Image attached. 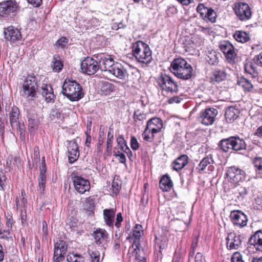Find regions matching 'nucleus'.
I'll list each match as a JSON object with an SVG mask.
<instances>
[{
    "mask_svg": "<svg viewBox=\"0 0 262 262\" xmlns=\"http://www.w3.org/2000/svg\"><path fill=\"white\" fill-rule=\"evenodd\" d=\"M131 49L132 55L138 63L147 66L152 61V51L145 42L135 41L132 43Z\"/></svg>",
    "mask_w": 262,
    "mask_h": 262,
    "instance_id": "f257e3e1",
    "label": "nucleus"
},
{
    "mask_svg": "<svg viewBox=\"0 0 262 262\" xmlns=\"http://www.w3.org/2000/svg\"><path fill=\"white\" fill-rule=\"evenodd\" d=\"M62 93L71 101H78L81 99L84 93L82 86L75 80L66 79L62 85Z\"/></svg>",
    "mask_w": 262,
    "mask_h": 262,
    "instance_id": "f03ea898",
    "label": "nucleus"
},
{
    "mask_svg": "<svg viewBox=\"0 0 262 262\" xmlns=\"http://www.w3.org/2000/svg\"><path fill=\"white\" fill-rule=\"evenodd\" d=\"M38 81L34 74H29L24 80L20 88V95L26 99H33L38 90Z\"/></svg>",
    "mask_w": 262,
    "mask_h": 262,
    "instance_id": "7ed1b4c3",
    "label": "nucleus"
},
{
    "mask_svg": "<svg viewBox=\"0 0 262 262\" xmlns=\"http://www.w3.org/2000/svg\"><path fill=\"white\" fill-rule=\"evenodd\" d=\"M156 81L159 87L162 91L170 93L178 91L177 83L169 75L165 73H161L157 77Z\"/></svg>",
    "mask_w": 262,
    "mask_h": 262,
    "instance_id": "20e7f679",
    "label": "nucleus"
},
{
    "mask_svg": "<svg viewBox=\"0 0 262 262\" xmlns=\"http://www.w3.org/2000/svg\"><path fill=\"white\" fill-rule=\"evenodd\" d=\"M71 179L75 189L80 194L89 191L91 188L90 182L89 180L78 174L77 172H72Z\"/></svg>",
    "mask_w": 262,
    "mask_h": 262,
    "instance_id": "39448f33",
    "label": "nucleus"
},
{
    "mask_svg": "<svg viewBox=\"0 0 262 262\" xmlns=\"http://www.w3.org/2000/svg\"><path fill=\"white\" fill-rule=\"evenodd\" d=\"M68 246L62 239L57 241L54 244L52 262H62L68 252Z\"/></svg>",
    "mask_w": 262,
    "mask_h": 262,
    "instance_id": "423d86ee",
    "label": "nucleus"
},
{
    "mask_svg": "<svg viewBox=\"0 0 262 262\" xmlns=\"http://www.w3.org/2000/svg\"><path fill=\"white\" fill-rule=\"evenodd\" d=\"M99 68L98 61L90 56L85 57L81 62V72L89 75L95 74Z\"/></svg>",
    "mask_w": 262,
    "mask_h": 262,
    "instance_id": "0eeeda50",
    "label": "nucleus"
},
{
    "mask_svg": "<svg viewBox=\"0 0 262 262\" xmlns=\"http://www.w3.org/2000/svg\"><path fill=\"white\" fill-rule=\"evenodd\" d=\"M234 11L241 21H246L250 19L252 16L251 9L246 3H237L233 8Z\"/></svg>",
    "mask_w": 262,
    "mask_h": 262,
    "instance_id": "6e6552de",
    "label": "nucleus"
},
{
    "mask_svg": "<svg viewBox=\"0 0 262 262\" xmlns=\"http://www.w3.org/2000/svg\"><path fill=\"white\" fill-rule=\"evenodd\" d=\"M226 176L231 183L236 184L245 180L246 173L242 169L234 166L227 168Z\"/></svg>",
    "mask_w": 262,
    "mask_h": 262,
    "instance_id": "1a4fd4ad",
    "label": "nucleus"
},
{
    "mask_svg": "<svg viewBox=\"0 0 262 262\" xmlns=\"http://www.w3.org/2000/svg\"><path fill=\"white\" fill-rule=\"evenodd\" d=\"M92 236L94 242L98 246L105 249L109 243V235L104 229L97 228L95 230Z\"/></svg>",
    "mask_w": 262,
    "mask_h": 262,
    "instance_id": "9d476101",
    "label": "nucleus"
},
{
    "mask_svg": "<svg viewBox=\"0 0 262 262\" xmlns=\"http://www.w3.org/2000/svg\"><path fill=\"white\" fill-rule=\"evenodd\" d=\"M196 10L204 20L211 23L215 21L216 14L212 8L205 6L203 4H199L196 7Z\"/></svg>",
    "mask_w": 262,
    "mask_h": 262,
    "instance_id": "9b49d317",
    "label": "nucleus"
},
{
    "mask_svg": "<svg viewBox=\"0 0 262 262\" xmlns=\"http://www.w3.org/2000/svg\"><path fill=\"white\" fill-rule=\"evenodd\" d=\"M230 218L233 225L237 228H243L247 224V216L241 211H232L230 213Z\"/></svg>",
    "mask_w": 262,
    "mask_h": 262,
    "instance_id": "f8f14e48",
    "label": "nucleus"
},
{
    "mask_svg": "<svg viewBox=\"0 0 262 262\" xmlns=\"http://www.w3.org/2000/svg\"><path fill=\"white\" fill-rule=\"evenodd\" d=\"M18 8L15 0L4 1L0 3V16H6L14 13Z\"/></svg>",
    "mask_w": 262,
    "mask_h": 262,
    "instance_id": "ddd939ff",
    "label": "nucleus"
},
{
    "mask_svg": "<svg viewBox=\"0 0 262 262\" xmlns=\"http://www.w3.org/2000/svg\"><path fill=\"white\" fill-rule=\"evenodd\" d=\"M219 48L229 61H232L236 57L234 47L229 41H220Z\"/></svg>",
    "mask_w": 262,
    "mask_h": 262,
    "instance_id": "4468645a",
    "label": "nucleus"
},
{
    "mask_svg": "<svg viewBox=\"0 0 262 262\" xmlns=\"http://www.w3.org/2000/svg\"><path fill=\"white\" fill-rule=\"evenodd\" d=\"M132 233L130 234L129 236L127 237L130 242L132 243L134 246H137L141 243V238L144 234V230L141 225L137 224L133 227Z\"/></svg>",
    "mask_w": 262,
    "mask_h": 262,
    "instance_id": "2eb2a0df",
    "label": "nucleus"
},
{
    "mask_svg": "<svg viewBox=\"0 0 262 262\" xmlns=\"http://www.w3.org/2000/svg\"><path fill=\"white\" fill-rule=\"evenodd\" d=\"M226 240V246L228 249H237L241 245V236L234 232L228 233Z\"/></svg>",
    "mask_w": 262,
    "mask_h": 262,
    "instance_id": "dca6fc26",
    "label": "nucleus"
},
{
    "mask_svg": "<svg viewBox=\"0 0 262 262\" xmlns=\"http://www.w3.org/2000/svg\"><path fill=\"white\" fill-rule=\"evenodd\" d=\"M5 39L11 42H15L20 40L21 38V34L20 31L13 26L8 27L4 31Z\"/></svg>",
    "mask_w": 262,
    "mask_h": 262,
    "instance_id": "f3484780",
    "label": "nucleus"
},
{
    "mask_svg": "<svg viewBox=\"0 0 262 262\" xmlns=\"http://www.w3.org/2000/svg\"><path fill=\"white\" fill-rule=\"evenodd\" d=\"M79 157V150L78 144L76 142H72L68 146V160L70 164L76 162Z\"/></svg>",
    "mask_w": 262,
    "mask_h": 262,
    "instance_id": "a211bd4d",
    "label": "nucleus"
},
{
    "mask_svg": "<svg viewBox=\"0 0 262 262\" xmlns=\"http://www.w3.org/2000/svg\"><path fill=\"white\" fill-rule=\"evenodd\" d=\"M214 163V160H213L212 156L211 155H209L204 157L200 162L196 169L198 170L199 173H202L204 172L206 167L208 166V168L209 171H212L214 169V166L212 164Z\"/></svg>",
    "mask_w": 262,
    "mask_h": 262,
    "instance_id": "6ab92c4d",
    "label": "nucleus"
},
{
    "mask_svg": "<svg viewBox=\"0 0 262 262\" xmlns=\"http://www.w3.org/2000/svg\"><path fill=\"white\" fill-rule=\"evenodd\" d=\"M98 62L100 65L99 69L108 72V70H111L115 64L112 56L109 55L101 56Z\"/></svg>",
    "mask_w": 262,
    "mask_h": 262,
    "instance_id": "aec40b11",
    "label": "nucleus"
},
{
    "mask_svg": "<svg viewBox=\"0 0 262 262\" xmlns=\"http://www.w3.org/2000/svg\"><path fill=\"white\" fill-rule=\"evenodd\" d=\"M108 72L117 78L124 79L127 76V72L123 66L120 63L116 62Z\"/></svg>",
    "mask_w": 262,
    "mask_h": 262,
    "instance_id": "412c9836",
    "label": "nucleus"
},
{
    "mask_svg": "<svg viewBox=\"0 0 262 262\" xmlns=\"http://www.w3.org/2000/svg\"><path fill=\"white\" fill-rule=\"evenodd\" d=\"M40 93L47 102H53L55 98L52 87L49 84H43L40 89Z\"/></svg>",
    "mask_w": 262,
    "mask_h": 262,
    "instance_id": "4be33fe9",
    "label": "nucleus"
},
{
    "mask_svg": "<svg viewBox=\"0 0 262 262\" xmlns=\"http://www.w3.org/2000/svg\"><path fill=\"white\" fill-rule=\"evenodd\" d=\"M146 127L149 128L154 133H158L163 127V121L160 118L154 117L147 122Z\"/></svg>",
    "mask_w": 262,
    "mask_h": 262,
    "instance_id": "5701e85b",
    "label": "nucleus"
},
{
    "mask_svg": "<svg viewBox=\"0 0 262 262\" xmlns=\"http://www.w3.org/2000/svg\"><path fill=\"white\" fill-rule=\"evenodd\" d=\"M116 212V208L105 209L103 211L104 222L105 224L110 227L113 228L114 227Z\"/></svg>",
    "mask_w": 262,
    "mask_h": 262,
    "instance_id": "b1692460",
    "label": "nucleus"
},
{
    "mask_svg": "<svg viewBox=\"0 0 262 262\" xmlns=\"http://www.w3.org/2000/svg\"><path fill=\"white\" fill-rule=\"evenodd\" d=\"M161 234L156 235L155 237L156 242L160 250L164 249L167 245L168 242L167 235L169 230L167 227H162L161 228Z\"/></svg>",
    "mask_w": 262,
    "mask_h": 262,
    "instance_id": "393cba45",
    "label": "nucleus"
},
{
    "mask_svg": "<svg viewBox=\"0 0 262 262\" xmlns=\"http://www.w3.org/2000/svg\"><path fill=\"white\" fill-rule=\"evenodd\" d=\"M249 243L257 251H262V232L257 231L249 239Z\"/></svg>",
    "mask_w": 262,
    "mask_h": 262,
    "instance_id": "a878e982",
    "label": "nucleus"
},
{
    "mask_svg": "<svg viewBox=\"0 0 262 262\" xmlns=\"http://www.w3.org/2000/svg\"><path fill=\"white\" fill-rule=\"evenodd\" d=\"M159 186L163 192H169L171 190L173 183L168 174H165L162 176Z\"/></svg>",
    "mask_w": 262,
    "mask_h": 262,
    "instance_id": "bb28decb",
    "label": "nucleus"
},
{
    "mask_svg": "<svg viewBox=\"0 0 262 262\" xmlns=\"http://www.w3.org/2000/svg\"><path fill=\"white\" fill-rule=\"evenodd\" d=\"M192 68L185 60L181 58V79H188L192 76Z\"/></svg>",
    "mask_w": 262,
    "mask_h": 262,
    "instance_id": "cd10ccee",
    "label": "nucleus"
},
{
    "mask_svg": "<svg viewBox=\"0 0 262 262\" xmlns=\"http://www.w3.org/2000/svg\"><path fill=\"white\" fill-rule=\"evenodd\" d=\"M231 149L238 151L246 149V145L245 141L238 137H231Z\"/></svg>",
    "mask_w": 262,
    "mask_h": 262,
    "instance_id": "c85d7f7f",
    "label": "nucleus"
},
{
    "mask_svg": "<svg viewBox=\"0 0 262 262\" xmlns=\"http://www.w3.org/2000/svg\"><path fill=\"white\" fill-rule=\"evenodd\" d=\"M220 53L213 50H208L206 51V60L210 64H215L219 61Z\"/></svg>",
    "mask_w": 262,
    "mask_h": 262,
    "instance_id": "c756f323",
    "label": "nucleus"
},
{
    "mask_svg": "<svg viewBox=\"0 0 262 262\" xmlns=\"http://www.w3.org/2000/svg\"><path fill=\"white\" fill-rule=\"evenodd\" d=\"M99 88L102 94L107 95L113 91L114 85L107 81H101L99 83Z\"/></svg>",
    "mask_w": 262,
    "mask_h": 262,
    "instance_id": "7c9ffc66",
    "label": "nucleus"
},
{
    "mask_svg": "<svg viewBox=\"0 0 262 262\" xmlns=\"http://www.w3.org/2000/svg\"><path fill=\"white\" fill-rule=\"evenodd\" d=\"M237 84L245 92H250L253 88V85L250 81L244 77L239 78L237 80Z\"/></svg>",
    "mask_w": 262,
    "mask_h": 262,
    "instance_id": "2f4dec72",
    "label": "nucleus"
},
{
    "mask_svg": "<svg viewBox=\"0 0 262 262\" xmlns=\"http://www.w3.org/2000/svg\"><path fill=\"white\" fill-rule=\"evenodd\" d=\"M234 38L238 42L244 43L250 40L249 34L243 31H236L234 35Z\"/></svg>",
    "mask_w": 262,
    "mask_h": 262,
    "instance_id": "473e14b6",
    "label": "nucleus"
},
{
    "mask_svg": "<svg viewBox=\"0 0 262 262\" xmlns=\"http://www.w3.org/2000/svg\"><path fill=\"white\" fill-rule=\"evenodd\" d=\"M131 248L133 250L132 251L133 255L135 256L136 260L145 258L144 252L142 249H141V244H139V245H137L136 247L132 244Z\"/></svg>",
    "mask_w": 262,
    "mask_h": 262,
    "instance_id": "72a5a7b5",
    "label": "nucleus"
},
{
    "mask_svg": "<svg viewBox=\"0 0 262 262\" xmlns=\"http://www.w3.org/2000/svg\"><path fill=\"white\" fill-rule=\"evenodd\" d=\"M255 63L248 61L245 63L244 70L246 73L252 75L253 77H255L257 74V68L255 66Z\"/></svg>",
    "mask_w": 262,
    "mask_h": 262,
    "instance_id": "f704fd0d",
    "label": "nucleus"
},
{
    "mask_svg": "<svg viewBox=\"0 0 262 262\" xmlns=\"http://www.w3.org/2000/svg\"><path fill=\"white\" fill-rule=\"evenodd\" d=\"M38 180L41 193L43 194L46 183V173H45V171L43 169H42L40 172Z\"/></svg>",
    "mask_w": 262,
    "mask_h": 262,
    "instance_id": "c9c22d12",
    "label": "nucleus"
},
{
    "mask_svg": "<svg viewBox=\"0 0 262 262\" xmlns=\"http://www.w3.org/2000/svg\"><path fill=\"white\" fill-rule=\"evenodd\" d=\"M63 63L59 55H55L53 57L52 68L55 72H60L63 68Z\"/></svg>",
    "mask_w": 262,
    "mask_h": 262,
    "instance_id": "e433bc0d",
    "label": "nucleus"
},
{
    "mask_svg": "<svg viewBox=\"0 0 262 262\" xmlns=\"http://www.w3.org/2000/svg\"><path fill=\"white\" fill-rule=\"evenodd\" d=\"M180 68V58L174 59L171 63L170 71L178 78L180 77V73L178 72Z\"/></svg>",
    "mask_w": 262,
    "mask_h": 262,
    "instance_id": "4c0bfd02",
    "label": "nucleus"
},
{
    "mask_svg": "<svg viewBox=\"0 0 262 262\" xmlns=\"http://www.w3.org/2000/svg\"><path fill=\"white\" fill-rule=\"evenodd\" d=\"M88 253L91 262H100V254L97 250L89 249Z\"/></svg>",
    "mask_w": 262,
    "mask_h": 262,
    "instance_id": "58836bf2",
    "label": "nucleus"
},
{
    "mask_svg": "<svg viewBox=\"0 0 262 262\" xmlns=\"http://www.w3.org/2000/svg\"><path fill=\"white\" fill-rule=\"evenodd\" d=\"M198 120L205 125H212L214 121V117L212 116H199Z\"/></svg>",
    "mask_w": 262,
    "mask_h": 262,
    "instance_id": "ea45409f",
    "label": "nucleus"
},
{
    "mask_svg": "<svg viewBox=\"0 0 262 262\" xmlns=\"http://www.w3.org/2000/svg\"><path fill=\"white\" fill-rule=\"evenodd\" d=\"M152 130H150L149 128L146 127L144 131L142 134V137L143 139L147 142H151L155 139V134Z\"/></svg>",
    "mask_w": 262,
    "mask_h": 262,
    "instance_id": "a19ab883",
    "label": "nucleus"
},
{
    "mask_svg": "<svg viewBox=\"0 0 262 262\" xmlns=\"http://www.w3.org/2000/svg\"><path fill=\"white\" fill-rule=\"evenodd\" d=\"M226 74L224 70H216L213 72L212 79L220 82L224 80L226 78Z\"/></svg>",
    "mask_w": 262,
    "mask_h": 262,
    "instance_id": "79ce46f5",
    "label": "nucleus"
},
{
    "mask_svg": "<svg viewBox=\"0 0 262 262\" xmlns=\"http://www.w3.org/2000/svg\"><path fill=\"white\" fill-rule=\"evenodd\" d=\"M68 262H85L84 257L79 254L72 253L67 257Z\"/></svg>",
    "mask_w": 262,
    "mask_h": 262,
    "instance_id": "37998d69",
    "label": "nucleus"
},
{
    "mask_svg": "<svg viewBox=\"0 0 262 262\" xmlns=\"http://www.w3.org/2000/svg\"><path fill=\"white\" fill-rule=\"evenodd\" d=\"M16 208L17 210L22 212L23 209L25 208L27 205V200L26 198H21L20 200L18 196L15 198Z\"/></svg>",
    "mask_w": 262,
    "mask_h": 262,
    "instance_id": "c03bdc74",
    "label": "nucleus"
},
{
    "mask_svg": "<svg viewBox=\"0 0 262 262\" xmlns=\"http://www.w3.org/2000/svg\"><path fill=\"white\" fill-rule=\"evenodd\" d=\"M191 41L193 45L192 48L201 47L204 44V39L200 35H194L191 39Z\"/></svg>",
    "mask_w": 262,
    "mask_h": 262,
    "instance_id": "a18cd8bd",
    "label": "nucleus"
},
{
    "mask_svg": "<svg viewBox=\"0 0 262 262\" xmlns=\"http://www.w3.org/2000/svg\"><path fill=\"white\" fill-rule=\"evenodd\" d=\"M117 142L118 148H119L121 151L126 152V150H129V149L126 145L124 138L122 136H119L117 137Z\"/></svg>",
    "mask_w": 262,
    "mask_h": 262,
    "instance_id": "49530a36",
    "label": "nucleus"
},
{
    "mask_svg": "<svg viewBox=\"0 0 262 262\" xmlns=\"http://www.w3.org/2000/svg\"><path fill=\"white\" fill-rule=\"evenodd\" d=\"M220 146L223 150L225 152H228L230 149H231V137L221 140Z\"/></svg>",
    "mask_w": 262,
    "mask_h": 262,
    "instance_id": "de8ad7c7",
    "label": "nucleus"
},
{
    "mask_svg": "<svg viewBox=\"0 0 262 262\" xmlns=\"http://www.w3.org/2000/svg\"><path fill=\"white\" fill-rule=\"evenodd\" d=\"M69 39L66 37H61L55 43V46L62 49L67 48Z\"/></svg>",
    "mask_w": 262,
    "mask_h": 262,
    "instance_id": "09e8293b",
    "label": "nucleus"
},
{
    "mask_svg": "<svg viewBox=\"0 0 262 262\" xmlns=\"http://www.w3.org/2000/svg\"><path fill=\"white\" fill-rule=\"evenodd\" d=\"M6 226L8 228V229L10 230L12 229V227L15 223L13 220L12 214L11 213H7V214L6 215Z\"/></svg>",
    "mask_w": 262,
    "mask_h": 262,
    "instance_id": "8fccbe9b",
    "label": "nucleus"
},
{
    "mask_svg": "<svg viewBox=\"0 0 262 262\" xmlns=\"http://www.w3.org/2000/svg\"><path fill=\"white\" fill-rule=\"evenodd\" d=\"M253 164L259 172L262 173V158H255L253 160Z\"/></svg>",
    "mask_w": 262,
    "mask_h": 262,
    "instance_id": "3c124183",
    "label": "nucleus"
},
{
    "mask_svg": "<svg viewBox=\"0 0 262 262\" xmlns=\"http://www.w3.org/2000/svg\"><path fill=\"white\" fill-rule=\"evenodd\" d=\"M0 238L8 241L9 238H12V237L10 236V230L8 229L2 230L0 229Z\"/></svg>",
    "mask_w": 262,
    "mask_h": 262,
    "instance_id": "603ef678",
    "label": "nucleus"
},
{
    "mask_svg": "<svg viewBox=\"0 0 262 262\" xmlns=\"http://www.w3.org/2000/svg\"><path fill=\"white\" fill-rule=\"evenodd\" d=\"M198 241L199 236L195 237L193 239L191 244V250L189 252V257H193V255L194 254L195 250L198 246Z\"/></svg>",
    "mask_w": 262,
    "mask_h": 262,
    "instance_id": "864d4df0",
    "label": "nucleus"
},
{
    "mask_svg": "<svg viewBox=\"0 0 262 262\" xmlns=\"http://www.w3.org/2000/svg\"><path fill=\"white\" fill-rule=\"evenodd\" d=\"M123 221V218L122 216L121 213L119 212L116 215V222L115 226L118 229V231L120 230V228L121 227V223Z\"/></svg>",
    "mask_w": 262,
    "mask_h": 262,
    "instance_id": "5fc2aeb1",
    "label": "nucleus"
},
{
    "mask_svg": "<svg viewBox=\"0 0 262 262\" xmlns=\"http://www.w3.org/2000/svg\"><path fill=\"white\" fill-rule=\"evenodd\" d=\"M231 262H244L242 254L238 252H234L231 258Z\"/></svg>",
    "mask_w": 262,
    "mask_h": 262,
    "instance_id": "6e6d98bb",
    "label": "nucleus"
},
{
    "mask_svg": "<svg viewBox=\"0 0 262 262\" xmlns=\"http://www.w3.org/2000/svg\"><path fill=\"white\" fill-rule=\"evenodd\" d=\"M113 143V139H107L106 147L105 151V154L110 156L112 152V148Z\"/></svg>",
    "mask_w": 262,
    "mask_h": 262,
    "instance_id": "4d7b16f0",
    "label": "nucleus"
},
{
    "mask_svg": "<svg viewBox=\"0 0 262 262\" xmlns=\"http://www.w3.org/2000/svg\"><path fill=\"white\" fill-rule=\"evenodd\" d=\"M239 114L238 108L235 106H230L226 110L225 115H238Z\"/></svg>",
    "mask_w": 262,
    "mask_h": 262,
    "instance_id": "13d9d810",
    "label": "nucleus"
},
{
    "mask_svg": "<svg viewBox=\"0 0 262 262\" xmlns=\"http://www.w3.org/2000/svg\"><path fill=\"white\" fill-rule=\"evenodd\" d=\"M218 111L216 109L213 107H207L201 115H217Z\"/></svg>",
    "mask_w": 262,
    "mask_h": 262,
    "instance_id": "bf43d9fd",
    "label": "nucleus"
},
{
    "mask_svg": "<svg viewBox=\"0 0 262 262\" xmlns=\"http://www.w3.org/2000/svg\"><path fill=\"white\" fill-rule=\"evenodd\" d=\"M181 217L183 218L182 219L184 224L187 226L191 221V213L188 212L187 214H186L184 212L183 213H181Z\"/></svg>",
    "mask_w": 262,
    "mask_h": 262,
    "instance_id": "052dcab7",
    "label": "nucleus"
},
{
    "mask_svg": "<svg viewBox=\"0 0 262 262\" xmlns=\"http://www.w3.org/2000/svg\"><path fill=\"white\" fill-rule=\"evenodd\" d=\"M130 146L133 150H136L139 149V144L135 137H132L130 139Z\"/></svg>",
    "mask_w": 262,
    "mask_h": 262,
    "instance_id": "680f3d73",
    "label": "nucleus"
},
{
    "mask_svg": "<svg viewBox=\"0 0 262 262\" xmlns=\"http://www.w3.org/2000/svg\"><path fill=\"white\" fill-rule=\"evenodd\" d=\"M39 123L38 120L32 118H28V126L30 128H33L37 127L39 125Z\"/></svg>",
    "mask_w": 262,
    "mask_h": 262,
    "instance_id": "e2e57ef3",
    "label": "nucleus"
},
{
    "mask_svg": "<svg viewBox=\"0 0 262 262\" xmlns=\"http://www.w3.org/2000/svg\"><path fill=\"white\" fill-rule=\"evenodd\" d=\"M33 160L36 163L40 161L39 148L38 146L34 148Z\"/></svg>",
    "mask_w": 262,
    "mask_h": 262,
    "instance_id": "0e129e2a",
    "label": "nucleus"
},
{
    "mask_svg": "<svg viewBox=\"0 0 262 262\" xmlns=\"http://www.w3.org/2000/svg\"><path fill=\"white\" fill-rule=\"evenodd\" d=\"M7 178L4 174L3 172H0V191L5 190V182L6 181Z\"/></svg>",
    "mask_w": 262,
    "mask_h": 262,
    "instance_id": "69168bd1",
    "label": "nucleus"
},
{
    "mask_svg": "<svg viewBox=\"0 0 262 262\" xmlns=\"http://www.w3.org/2000/svg\"><path fill=\"white\" fill-rule=\"evenodd\" d=\"M114 156L118 158V160L120 163H125L126 162V157L125 155L122 152H120L118 151L117 152H115L114 153Z\"/></svg>",
    "mask_w": 262,
    "mask_h": 262,
    "instance_id": "338daca9",
    "label": "nucleus"
},
{
    "mask_svg": "<svg viewBox=\"0 0 262 262\" xmlns=\"http://www.w3.org/2000/svg\"><path fill=\"white\" fill-rule=\"evenodd\" d=\"M253 61L256 64L262 67V52L253 58Z\"/></svg>",
    "mask_w": 262,
    "mask_h": 262,
    "instance_id": "774afa93",
    "label": "nucleus"
}]
</instances>
